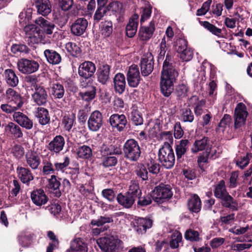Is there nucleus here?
<instances>
[{"mask_svg":"<svg viewBox=\"0 0 252 252\" xmlns=\"http://www.w3.org/2000/svg\"><path fill=\"white\" fill-rule=\"evenodd\" d=\"M21 107L16 106L15 104L8 102L7 104H2L0 106L1 110L7 113H11L15 111Z\"/></svg>","mask_w":252,"mask_h":252,"instance_id":"nucleus-63","label":"nucleus"},{"mask_svg":"<svg viewBox=\"0 0 252 252\" xmlns=\"http://www.w3.org/2000/svg\"><path fill=\"white\" fill-rule=\"evenodd\" d=\"M96 71L95 64L91 61H85L78 66V73L80 77L85 79L91 78Z\"/></svg>","mask_w":252,"mask_h":252,"instance_id":"nucleus-10","label":"nucleus"},{"mask_svg":"<svg viewBox=\"0 0 252 252\" xmlns=\"http://www.w3.org/2000/svg\"><path fill=\"white\" fill-rule=\"evenodd\" d=\"M155 31V25L152 22L147 27H141L140 28L138 34L141 40L147 41L149 40L153 35Z\"/></svg>","mask_w":252,"mask_h":252,"instance_id":"nucleus-32","label":"nucleus"},{"mask_svg":"<svg viewBox=\"0 0 252 252\" xmlns=\"http://www.w3.org/2000/svg\"><path fill=\"white\" fill-rule=\"evenodd\" d=\"M126 193H130L132 196L137 198L141 194V191L139 189V184L135 181L131 182L130 185L129 187L128 191Z\"/></svg>","mask_w":252,"mask_h":252,"instance_id":"nucleus-55","label":"nucleus"},{"mask_svg":"<svg viewBox=\"0 0 252 252\" xmlns=\"http://www.w3.org/2000/svg\"><path fill=\"white\" fill-rule=\"evenodd\" d=\"M124 157L130 161L135 162L139 159L141 151L137 141L133 139L127 140L123 146Z\"/></svg>","mask_w":252,"mask_h":252,"instance_id":"nucleus-4","label":"nucleus"},{"mask_svg":"<svg viewBox=\"0 0 252 252\" xmlns=\"http://www.w3.org/2000/svg\"><path fill=\"white\" fill-rule=\"evenodd\" d=\"M8 102L15 104L16 106L22 107L23 100L20 94L11 88L8 89L5 93Z\"/></svg>","mask_w":252,"mask_h":252,"instance_id":"nucleus-30","label":"nucleus"},{"mask_svg":"<svg viewBox=\"0 0 252 252\" xmlns=\"http://www.w3.org/2000/svg\"><path fill=\"white\" fill-rule=\"evenodd\" d=\"M178 76L172 57L167 53L163 63L160 81V91L164 96L168 97L172 93L174 83Z\"/></svg>","mask_w":252,"mask_h":252,"instance_id":"nucleus-1","label":"nucleus"},{"mask_svg":"<svg viewBox=\"0 0 252 252\" xmlns=\"http://www.w3.org/2000/svg\"><path fill=\"white\" fill-rule=\"evenodd\" d=\"M40 124L45 125L49 123L50 117L48 110L43 107H38L35 113Z\"/></svg>","mask_w":252,"mask_h":252,"instance_id":"nucleus-36","label":"nucleus"},{"mask_svg":"<svg viewBox=\"0 0 252 252\" xmlns=\"http://www.w3.org/2000/svg\"><path fill=\"white\" fill-rule=\"evenodd\" d=\"M101 33L104 37H109L113 31V24L110 21L101 22Z\"/></svg>","mask_w":252,"mask_h":252,"instance_id":"nucleus-51","label":"nucleus"},{"mask_svg":"<svg viewBox=\"0 0 252 252\" xmlns=\"http://www.w3.org/2000/svg\"><path fill=\"white\" fill-rule=\"evenodd\" d=\"M60 186L61 183L57 179L56 176L54 175H52L49 180V188L55 191L54 194L57 197L61 195V192L59 190Z\"/></svg>","mask_w":252,"mask_h":252,"instance_id":"nucleus-45","label":"nucleus"},{"mask_svg":"<svg viewBox=\"0 0 252 252\" xmlns=\"http://www.w3.org/2000/svg\"><path fill=\"white\" fill-rule=\"evenodd\" d=\"M214 196L221 200V204L225 208L232 211L237 210L238 202L227 192L223 180L219 181L215 186L214 190Z\"/></svg>","mask_w":252,"mask_h":252,"instance_id":"nucleus-2","label":"nucleus"},{"mask_svg":"<svg viewBox=\"0 0 252 252\" xmlns=\"http://www.w3.org/2000/svg\"><path fill=\"white\" fill-rule=\"evenodd\" d=\"M32 97L33 102L37 105L45 106L48 101V94L43 86L36 85Z\"/></svg>","mask_w":252,"mask_h":252,"instance_id":"nucleus-11","label":"nucleus"},{"mask_svg":"<svg viewBox=\"0 0 252 252\" xmlns=\"http://www.w3.org/2000/svg\"><path fill=\"white\" fill-rule=\"evenodd\" d=\"M191 101H194L196 102L195 104V106L194 107V113L196 115L200 116L203 112V107L204 106L206 101L204 99H202L201 100H198V98L193 96L191 98Z\"/></svg>","mask_w":252,"mask_h":252,"instance_id":"nucleus-49","label":"nucleus"},{"mask_svg":"<svg viewBox=\"0 0 252 252\" xmlns=\"http://www.w3.org/2000/svg\"><path fill=\"white\" fill-rule=\"evenodd\" d=\"M65 139L62 135H56L47 146V149L52 153L58 154L63 149Z\"/></svg>","mask_w":252,"mask_h":252,"instance_id":"nucleus-17","label":"nucleus"},{"mask_svg":"<svg viewBox=\"0 0 252 252\" xmlns=\"http://www.w3.org/2000/svg\"><path fill=\"white\" fill-rule=\"evenodd\" d=\"M88 248L86 243L81 238H77L72 241L70 249L66 252H87Z\"/></svg>","mask_w":252,"mask_h":252,"instance_id":"nucleus-31","label":"nucleus"},{"mask_svg":"<svg viewBox=\"0 0 252 252\" xmlns=\"http://www.w3.org/2000/svg\"><path fill=\"white\" fill-rule=\"evenodd\" d=\"M114 89L116 92L122 94L125 90L126 80L123 74L117 73L114 78Z\"/></svg>","mask_w":252,"mask_h":252,"instance_id":"nucleus-34","label":"nucleus"},{"mask_svg":"<svg viewBox=\"0 0 252 252\" xmlns=\"http://www.w3.org/2000/svg\"><path fill=\"white\" fill-rule=\"evenodd\" d=\"M65 49L71 55L75 57L80 56L82 52L80 47L76 43L72 42L65 44Z\"/></svg>","mask_w":252,"mask_h":252,"instance_id":"nucleus-44","label":"nucleus"},{"mask_svg":"<svg viewBox=\"0 0 252 252\" xmlns=\"http://www.w3.org/2000/svg\"><path fill=\"white\" fill-rule=\"evenodd\" d=\"M107 11L106 6H98L93 17L94 23L97 24L101 20Z\"/></svg>","mask_w":252,"mask_h":252,"instance_id":"nucleus-50","label":"nucleus"},{"mask_svg":"<svg viewBox=\"0 0 252 252\" xmlns=\"http://www.w3.org/2000/svg\"><path fill=\"white\" fill-rule=\"evenodd\" d=\"M136 198L132 196L131 194L126 193L122 194L119 193L117 196L118 202L125 208H130L132 207L135 201Z\"/></svg>","mask_w":252,"mask_h":252,"instance_id":"nucleus-23","label":"nucleus"},{"mask_svg":"<svg viewBox=\"0 0 252 252\" xmlns=\"http://www.w3.org/2000/svg\"><path fill=\"white\" fill-rule=\"evenodd\" d=\"M158 160L166 169L172 168L175 164V157L172 147L167 143H164L158 153Z\"/></svg>","mask_w":252,"mask_h":252,"instance_id":"nucleus-3","label":"nucleus"},{"mask_svg":"<svg viewBox=\"0 0 252 252\" xmlns=\"http://www.w3.org/2000/svg\"><path fill=\"white\" fill-rule=\"evenodd\" d=\"M4 131L7 135L16 138H21L23 136L20 126L12 122H10L5 126Z\"/></svg>","mask_w":252,"mask_h":252,"instance_id":"nucleus-26","label":"nucleus"},{"mask_svg":"<svg viewBox=\"0 0 252 252\" xmlns=\"http://www.w3.org/2000/svg\"><path fill=\"white\" fill-rule=\"evenodd\" d=\"M248 115L245 105L242 102L238 103L235 109L234 113L235 129L240 128L245 125Z\"/></svg>","mask_w":252,"mask_h":252,"instance_id":"nucleus-8","label":"nucleus"},{"mask_svg":"<svg viewBox=\"0 0 252 252\" xmlns=\"http://www.w3.org/2000/svg\"><path fill=\"white\" fill-rule=\"evenodd\" d=\"M139 16L137 14H133L129 19L126 31V34L129 37H133L137 31Z\"/></svg>","mask_w":252,"mask_h":252,"instance_id":"nucleus-22","label":"nucleus"},{"mask_svg":"<svg viewBox=\"0 0 252 252\" xmlns=\"http://www.w3.org/2000/svg\"><path fill=\"white\" fill-rule=\"evenodd\" d=\"M127 80L130 87L135 88L138 86L140 81V75L138 66L132 64L129 67L127 73Z\"/></svg>","mask_w":252,"mask_h":252,"instance_id":"nucleus-15","label":"nucleus"},{"mask_svg":"<svg viewBox=\"0 0 252 252\" xmlns=\"http://www.w3.org/2000/svg\"><path fill=\"white\" fill-rule=\"evenodd\" d=\"M75 115L71 112L65 113L62 115V125L66 131H70L75 124Z\"/></svg>","mask_w":252,"mask_h":252,"instance_id":"nucleus-25","label":"nucleus"},{"mask_svg":"<svg viewBox=\"0 0 252 252\" xmlns=\"http://www.w3.org/2000/svg\"><path fill=\"white\" fill-rule=\"evenodd\" d=\"M37 12L42 16H47L51 12V4L49 0H35Z\"/></svg>","mask_w":252,"mask_h":252,"instance_id":"nucleus-24","label":"nucleus"},{"mask_svg":"<svg viewBox=\"0 0 252 252\" xmlns=\"http://www.w3.org/2000/svg\"><path fill=\"white\" fill-rule=\"evenodd\" d=\"M43 169L42 174L43 175H47L53 174L55 172L54 164L53 165L50 158L44 159L42 162Z\"/></svg>","mask_w":252,"mask_h":252,"instance_id":"nucleus-47","label":"nucleus"},{"mask_svg":"<svg viewBox=\"0 0 252 252\" xmlns=\"http://www.w3.org/2000/svg\"><path fill=\"white\" fill-rule=\"evenodd\" d=\"M17 171L19 179L24 184H29L34 179L31 170L28 168L18 167Z\"/></svg>","mask_w":252,"mask_h":252,"instance_id":"nucleus-28","label":"nucleus"},{"mask_svg":"<svg viewBox=\"0 0 252 252\" xmlns=\"http://www.w3.org/2000/svg\"><path fill=\"white\" fill-rule=\"evenodd\" d=\"M173 195L171 187L168 185L161 184L157 186L153 191V199L158 204L170 199Z\"/></svg>","mask_w":252,"mask_h":252,"instance_id":"nucleus-6","label":"nucleus"},{"mask_svg":"<svg viewBox=\"0 0 252 252\" xmlns=\"http://www.w3.org/2000/svg\"><path fill=\"white\" fill-rule=\"evenodd\" d=\"M4 74L5 81L8 85L12 87L17 86L19 79L15 72L12 69H6Z\"/></svg>","mask_w":252,"mask_h":252,"instance_id":"nucleus-38","label":"nucleus"},{"mask_svg":"<svg viewBox=\"0 0 252 252\" xmlns=\"http://www.w3.org/2000/svg\"><path fill=\"white\" fill-rule=\"evenodd\" d=\"M51 94L55 98H62L64 94L63 85L59 82L53 83L51 87Z\"/></svg>","mask_w":252,"mask_h":252,"instance_id":"nucleus-41","label":"nucleus"},{"mask_svg":"<svg viewBox=\"0 0 252 252\" xmlns=\"http://www.w3.org/2000/svg\"><path fill=\"white\" fill-rule=\"evenodd\" d=\"M110 66L107 64L101 66L97 70V80L102 84H105L109 79Z\"/></svg>","mask_w":252,"mask_h":252,"instance_id":"nucleus-33","label":"nucleus"},{"mask_svg":"<svg viewBox=\"0 0 252 252\" xmlns=\"http://www.w3.org/2000/svg\"><path fill=\"white\" fill-rule=\"evenodd\" d=\"M209 144L208 138L203 137L199 140H196L191 149V151L193 153H197L199 151L206 150V152L209 150Z\"/></svg>","mask_w":252,"mask_h":252,"instance_id":"nucleus-35","label":"nucleus"},{"mask_svg":"<svg viewBox=\"0 0 252 252\" xmlns=\"http://www.w3.org/2000/svg\"><path fill=\"white\" fill-rule=\"evenodd\" d=\"M154 57L150 52L145 53L141 58L140 61L141 72L142 75L147 76L150 74L154 69Z\"/></svg>","mask_w":252,"mask_h":252,"instance_id":"nucleus-9","label":"nucleus"},{"mask_svg":"<svg viewBox=\"0 0 252 252\" xmlns=\"http://www.w3.org/2000/svg\"><path fill=\"white\" fill-rule=\"evenodd\" d=\"M109 122L113 127L116 128L119 131H122L126 127L127 120L124 115L114 114L110 116Z\"/></svg>","mask_w":252,"mask_h":252,"instance_id":"nucleus-18","label":"nucleus"},{"mask_svg":"<svg viewBox=\"0 0 252 252\" xmlns=\"http://www.w3.org/2000/svg\"><path fill=\"white\" fill-rule=\"evenodd\" d=\"M188 208L192 212L198 213L201 210V202L199 197L194 194L189 199Z\"/></svg>","mask_w":252,"mask_h":252,"instance_id":"nucleus-39","label":"nucleus"},{"mask_svg":"<svg viewBox=\"0 0 252 252\" xmlns=\"http://www.w3.org/2000/svg\"><path fill=\"white\" fill-rule=\"evenodd\" d=\"M88 26V22L84 18H78L72 24L70 30L72 34L81 36L84 33Z\"/></svg>","mask_w":252,"mask_h":252,"instance_id":"nucleus-16","label":"nucleus"},{"mask_svg":"<svg viewBox=\"0 0 252 252\" xmlns=\"http://www.w3.org/2000/svg\"><path fill=\"white\" fill-rule=\"evenodd\" d=\"M188 91V88L185 84H180L177 86L175 93L179 99L185 97Z\"/></svg>","mask_w":252,"mask_h":252,"instance_id":"nucleus-61","label":"nucleus"},{"mask_svg":"<svg viewBox=\"0 0 252 252\" xmlns=\"http://www.w3.org/2000/svg\"><path fill=\"white\" fill-rule=\"evenodd\" d=\"M27 165L33 170L37 169L41 163L39 155L34 151H29L25 155Z\"/></svg>","mask_w":252,"mask_h":252,"instance_id":"nucleus-20","label":"nucleus"},{"mask_svg":"<svg viewBox=\"0 0 252 252\" xmlns=\"http://www.w3.org/2000/svg\"><path fill=\"white\" fill-rule=\"evenodd\" d=\"M96 95V87L90 86L88 89L79 93V95L82 99L87 102H90L94 98Z\"/></svg>","mask_w":252,"mask_h":252,"instance_id":"nucleus-43","label":"nucleus"},{"mask_svg":"<svg viewBox=\"0 0 252 252\" xmlns=\"http://www.w3.org/2000/svg\"><path fill=\"white\" fill-rule=\"evenodd\" d=\"M76 153L78 158L82 159H89L93 156L91 148L87 145L79 146L76 149Z\"/></svg>","mask_w":252,"mask_h":252,"instance_id":"nucleus-42","label":"nucleus"},{"mask_svg":"<svg viewBox=\"0 0 252 252\" xmlns=\"http://www.w3.org/2000/svg\"><path fill=\"white\" fill-rule=\"evenodd\" d=\"M181 120L184 122L191 123L193 122L194 116L189 108H186L182 110Z\"/></svg>","mask_w":252,"mask_h":252,"instance_id":"nucleus-52","label":"nucleus"},{"mask_svg":"<svg viewBox=\"0 0 252 252\" xmlns=\"http://www.w3.org/2000/svg\"><path fill=\"white\" fill-rule=\"evenodd\" d=\"M175 43V49L178 53L183 52L188 47L187 41L184 38H180L177 39Z\"/></svg>","mask_w":252,"mask_h":252,"instance_id":"nucleus-64","label":"nucleus"},{"mask_svg":"<svg viewBox=\"0 0 252 252\" xmlns=\"http://www.w3.org/2000/svg\"><path fill=\"white\" fill-rule=\"evenodd\" d=\"M104 150L107 151V154L109 155H121L122 153L121 146L119 144L110 145L105 148Z\"/></svg>","mask_w":252,"mask_h":252,"instance_id":"nucleus-58","label":"nucleus"},{"mask_svg":"<svg viewBox=\"0 0 252 252\" xmlns=\"http://www.w3.org/2000/svg\"><path fill=\"white\" fill-rule=\"evenodd\" d=\"M11 153L16 158L20 159L24 155V149L20 145H15L11 149Z\"/></svg>","mask_w":252,"mask_h":252,"instance_id":"nucleus-59","label":"nucleus"},{"mask_svg":"<svg viewBox=\"0 0 252 252\" xmlns=\"http://www.w3.org/2000/svg\"><path fill=\"white\" fill-rule=\"evenodd\" d=\"M25 38L29 44L38 43L40 41V32L34 25L26 26L24 28Z\"/></svg>","mask_w":252,"mask_h":252,"instance_id":"nucleus-12","label":"nucleus"},{"mask_svg":"<svg viewBox=\"0 0 252 252\" xmlns=\"http://www.w3.org/2000/svg\"><path fill=\"white\" fill-rule=\"evenodd\" d=\"M121 212L116 213L110 216H100L97 220H93L91 221V224L93 225H96L97 226H100L106 223H111L113 222V218H116L120 216L121 215Z\"/></svg>","mask_w":252,"mask_h":252,"instance_id":"nucleus-40","label":"nucleus"},{"mask_svg":"<svg viewBox=\"0 0 252 252\" xmlns=\"http://www.w3.org/2000/svg\"><path fill=\"white\" fill-rule=\"evenodd\" d=\"M135 172L136 175L142 181L148 180V172L146 167L143 163H138L137 164Z\"/></svg>","mask_w":252,"mask_h":252,"instance_id":"nucleus-46","label":"nucleus"},{"mask_svg":"<svg viewBox=\"0 0 252 252\" xmlns=\"http://www.w3.org/2000/svg\"><path fill=\"white\" fill-rule=\"evenodd\" d=\"M103 117L101 113L97 110L93 112L88 121L89 129L92 131H97L102 126Z\"/></svg>","mask_w":252,"mask_h":252,"instance_id":"nucleus-14","label":"nucleus"},{"mask_svg":"<svg viewBox=\"0 0 252 252\" xmlns=\"http://www.w3.org/2000/svg\"><path fill=\"white\" fill-rule=\"evenodd\" d=\"M70 158L67 156L64 157L63 162H55L54 163L55 171L63 172L66 168L70 164Z\"/></svg>","mask_w":252,"mask_h":252,"instance_id":"nucleus-54","label":"nucleus"},{"mask_svg":"<svg viewBox=\"0 0 252 252\" xmlns=\"http://www.w3.org/2000/svg\"><path fill=\"white\" fill-rule=\"evenodd\" d=\"M44 55L47 61L53 65L59 64L62 61L60 54L52 49H46L44 51Z\"/></svg>","mask_w":252,"mask_h":252,"instance_id":"nucleus-29","label":"nucleus"},{"mask_svg":"<svg viewBox=\"0 0 252 252\" xmlns=\"http://www.w3.org/2000/svg\"><path fill=\"white\" fill-rule=\"evenodd\" d=\"M19 71L24 74H30L36 72L39 67V63L33 60L22 58L17 63Z\"/></svg>","mask_w":252,"mask_h":252,"instance_id":"nucleus-7","label":"nucleus"},{"mask_svg":"<svg viewBox=\"0 0 252 252\" xmlns=\"http://www.w3.org/2000/svg\"><path fill=\"white\" fill-rule=\"evenodd\" d=\"M251 157V154H247L243 157L238 158L236 160V165L241 169H244L249 163V160Z\"/></svg>","mask_w":252,"mask_h":252,"instance_id":"nucleus-57","label":"nucleus"},{"mask_svg":"<svg viewBox=\"0 0 252 252\" xmlns=\"http://www.w3.org/2000/svg\"><path fill=\"white\" fill-rule=\"evenodd\" d=\"M96 242L100 249L104 252H113L123 247V241L118 239H115L112 236L100 238Z\"/></svg>","mask_w":252,"mask_h":252,"instance_id":"nucleus-5","label":"nucleus"},{"mask_svg":"<svg viewBox=\"0 0 252 252\" xmlns=\"http://www.w3.org/2000/svg\"><path fill=\"white\" fill-rule=\"evenodd\" d=\"M189 141L187 139H182L176 145L175 151L177 161L181 162V158L186 153L189 147Z\"/></svg>","mask_w":252,"mask_h":252,"instance_id":"nucleus-37","label":"nucleus"},{"mask_svg":"<svg viewBox=\"0 0 252 252\" xmlns=\"http://www.w3.org/2000/svg\"><path fill=\"white\" fill-rule=\"evenodd\" d=\"M185 237L187 240L191 242L198 241L200 239L199 233L194 230H189L185 234Z\"/></svg>","mask_w":252,"mask_h":252,"instance_id":"nucleus-60","label":"nucleus"},{"mask_svg":"<svg viewBox=\"0 0 252 252\" xmlns=\"http://www.w3.org/2000/svg\"><path fill=\"white\" fill-rule=\"evenodd\" d=\"M14 121L20 126L31 129L33 127V122L26 115L20 112H14L13 115Z\"/></svg>","mask_w":252,"mask_h":252,"instance_id":"nucleus-21","label":"nucleus"},{"mask_svg":"<svg viewBox=\"0 0 252 252\" xmlns=\"http://www.w3.org/2000/svg\"><path fill=\"white\" fill-rule=\"evenodd\" d=\"M201 24L205 29L209 31L213 34L219 37L221 36L220 34L222 32L221 29L217 28L208 21L202 22Z\"/></svg>","mask_w":252,"mask_h":252,"instance_id":"nucleus-48","label":"nucleus"},{"mask_svg":"<svg viewBox=\"0 0 252 252\" xmlns=\"http://www.w3.org/2000/svg\"><path fill=\"white\" fill-rule=\"evenodd\" d=\"M133 227L135 231L139 234H145L147 229L152 227L153 220L146 218H138L133 221Z\"/></svg>","mask_w":252,"mask_h":252,"instance_id":"nucleus-13","label":"nucleus"},{"mask_svg":"<svg viewBox=\"0 0 252 252\" xmlns=\"http://www.w3.org/2000/svg\"><path fill=\"white\" fill-rule=\"evenodd\" d=\"M35 23L39 25L42 29L43 32L47 34H52L55 28V25L53 23L45 20L42 17L36 19Z\"/></svg>","mask_w":252,"mask_h":252,"instance_id":"nucleus-27","label":"nucleus"},{"mask_svg":"<svg viewBox=\"0 0 252 252\" xmlns=\"http://www.w3.org/2000/svg\"><path fill=\"white\" fill-rule=\"evenodd\" d=\"M130 119L136 126L141 125L143 124V120L142 116L136 110H133L131 112Z\"/></svg>","mask_w":252,"mask_h":252,"instance_id":"nucleus-62","label":"nucleus"},{"mask_svg":"<svg viewBox=\"0 0 252 252\" xmlns=\"http://www.w3.org/2000/svg\"><path fill=\"white\" fill-rule=\"evenodd\" d=\"M106 7L107 11H111L118 14H120L123 10L122 3L118 1L110 2Z\"/></svg>","mask_w":252,"mask_h":252,"instance_id":"nucleus-53","label":"nucleus"},{"mask_svg":"<svg viewBox=\"0 0 252 252\" xmlns=\"http://www.w3.org/2000/svg\"><path fill=\"white\" fill-rule=\"evenodd\" d=\"M180 58L184 62H188L193 57V50L189 47L186 48L183 52L178 53Z\"/></svg>","mask_w":252,"mask_h":252,"instance_id":"nucleus-56","label":"nucleus"},{"mask_svg":"<svg viewBox=\"0 0 252 252\" xmlns=\"http://www.w3.org/2000/svg\"><path fill=\"white\" fill-rule=\"evenodd\" d=\"M31 198L33 203L37 206L46 204L49 200L48 196L42 189L33 190L31 192Z\"/></svg>","mask_w":252,"mask_h":252,"instance_id":"nucleus-19","label":"nucleus"}]
</instances>
